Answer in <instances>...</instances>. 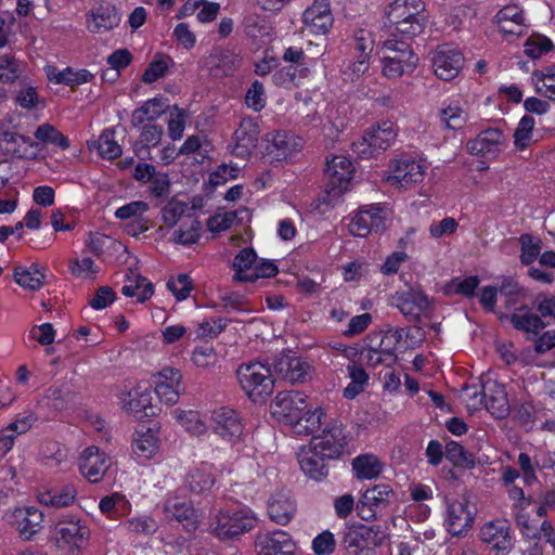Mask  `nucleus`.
I'll use <instances>...</instances> for the list:
<instances>
[{"label": "nucleus", "mask_w": 555, "mask_h": 555, "mask_svg": "<svg viewBox=\"0 0 555 555\" xmlns=\"http://www.w3.org/2000/svg\"><path fill=\"white\" fill-rule=\"evenodd\" d=\"M422 0H395L387 11V20L393 27L392 35L414 37L421 34L427 21Z\"/></svg>", "instance_id": "f257e3e1"}, {"label": "nucleus", "mask_w": 555, "mask_h": 555, "mask_svg": "<svg viewBox=\"0 0 555 555\" xmlns=\"http://www.w3.org/2000/svg\"><path fill=\"white\" fill-rule=\"evenodd\" d=\"M393 220L392 209L385 204L365 205L350 216L349 232L353 236L366 237L371 233L387 230Z\"/></svg>", "instance_id": "f03ea898"}, {"label": "nucleus", "mask_w": 555, "mask_h": 555, "mask_svg": "<svg viewBox=\"0 0 555 555\" xmlns=\"http://www.w3.org/2000/svg\"><path fill=\"white\" fill-rule=\"evenodd\" d=\"M388 528L380 524L367 526L351 522L344 535V544L349 555H369L388 537Z\"/></svg>", "instance_id": "7ed1b4c3"}, {"label": "nucleus", "mask_w": 555, "mask_h": 555, "mask_svg": "<svg viewBox=\"0 0 555 555\" xmlns=\"http://www.w3.org/2000/svg\"><path fill=\"white\" fill-rule=\"evenodd\" d=\"M236 374L242 389L254 401L272 393L274 383L267 365L260 362L242 364Z\"/></svg>", "instance_id": "20e7f679"}, {"label": "nucleus", "mask_w": 555, "mask_h": 555, "mask_svg": "<svg viewBox=\"0 0 555 555\" xmlns=\"http://www.w3.org/2000/svg\"><path fill=\"white\" fill-rule=\"evenodd\" d=\"M386 54L383 57V74L387 78H399L414 70L417 56L403 40L388 39L384 42Z\"/></svg>", "instance_id": "39448f33"}, {"label": "nucleus", "mask_w": 555, "mask_h": 555, "mask_svg": "<svg viewBox=\"0 0 555 555\" xmlns=\"http://www.w3.org/2000/svg\"><path fill=\"white\" fill-rule=\"evenodd\" d=\"M425 173L426 166L421 160L404 155L390 162L385 179L393 188L408 190L421 183Z\"/></svg>", "instance_id": "423d86ee"}, {"label": "nucleus", "mask_w": 555, "mask_h": 555, "mask_svg": "<svg viewBox=\"0 0 555 555\" xmlns=\"http://www.w3.org/2000/svg\"><path fill=\"white\" fill-rule=\"evenodd\" d=\"M211 428L215 435L231 444L241 442L244 437L243 420L229 406H221L212 412Z\"/></svg>", "instance_id": "0eeeda50"}, {"label": "nucleus", "mask_w": 555, "mask_h": 555, "mask_svg": "<svg viewBox=\"0 0 555 555\" xmlns=\"http://www.w3.org/2000/svg\"><path fill=\"white\" fill-rule=\"evenodd\" d=\"M464 65L463 54L450 46H440L431 52V66L435 75L444 81L454 79Z\"/></svg>", "instance_id": "6e6552de"}, {"label": "nucleus", "mask_w": 555, "mask_h": 555, "mask_svg": "<svg viewBox=\"0 0 555 555\" xmlns=\"http://www.w3.org/2000/svg\"><path fill=\"white\" fill-rule=\"evenodd\" d=\"M112 464V459L96 446L86 448L78 460L79 472L92 483L100 482Z\"/></svg>", "instance_id": "1a4fd4ad"}, {"label": "nucleus", "mask_w": 555, "mask_h": 555, "mask_svg": "<svg viewBox=\"0 0 555 555\" xmlns=\"http://www.w3.org/2000/svg\"><path fill=\"white\" fill-rule=\"evenodd\" d=\"M390 305L399 309L408 320L416 321L427 314L430 308V300L421 291L408 289L396 292L390 298Z\"/></svg>", "instance_id": "9d476101"}, {"label": "nucleus", "mask_w": 555, "mask_h": 555, "mask_svg": "<svg viewBox=\"0 0 555 555\" xmlns=\"http://www.w3.org/2000/svg\"><path fill=\"white\" fill-rule=\"evenodd\" d=\"M203 67L214 77L232 75L241 64V57L233 50L215 47L203 59Z\"/></svg>", "instance_id": "9b49d317"}, {"label": "nucleus", "mask_w": 555, "mask_h": 555, "mask_svg": "<svg viewBox=\"0 0 555 555\" xmlns=\"http://www.w3.org/2000/svg\"><path fill=\"white\" fill-rule=\"evenodd\" d=\"M154 391L160 401L176 404L183 391L181 372L175 367H164L154 375Z\"/></svg>", "instance_id": "f8f14e48"}, {"label": "nucleus", "mask_w": 555, "mask_h": 555, "mask_svg": "<svg viewBox=\"0 0 555 555\" xmlns=\"http://www.w3.org/2000/svg\"><path fill=\"white\" fill-rule=\"evenodd\" d=\"M495 23L507 41H513L527 34L528 25L524 11L516 4L502 8L495 15Z\"/></svg>", "instance_id": "ddd939ff"}, {"label": "nucleus", "mask_w": 555, "mask_h": 555, "mask_svg": "<svg viewBox=\"0 0 555 555\" xmlns=\"http://www.w3.org/2000/svg\"><path fill=\"white\" fill-rule=\"evenodd\" d=\"M258 555H296L297 546L291 534L284 530H273L256 540Z\"/></svg>", "instance_id": "4468645a"}, {"label": "nucleus", "mask_w": 555, "mask_h": 555, "mask_svg": "<svg viewBox=\"0 0 555 555\" xmlns=\"http://www.w3.org/2000/svg\"><path fill=\"white\" fill-rule=\"evenodd\" d=\"M307 408L306 397L296 391H285L276 395L273 405L272 414L292 425L293 422L298 420L300 413Z\"/></svg>", "instance_id": "2eb2a0df"}, {"label": "nucleus", "mask_w": 555, "mask_h": 555, "mask_svg": "<svg viewBox=\"0 0 555 555\" xmlns=\"http://www.w3.org/2000/svg\"><path fill=\"white\" fill-rule=\"evenodd\" d=\"M263 143L264 153L276 162L287 159L301 147V139L287 132L268 133Z\"/></svg>", "instance_id": "dca6fc26"}, {"label": "nucleus", "mask_w": 555, "mask_h": 555, "mask_svg": "<svg viewBox=\"0 0 555 555\" xmlns=\"http://www.w3.org/2000/svg\"><path fill=\"white\" fill-rule=\"evenodd\" d=\"M334 17L327 0H315L304 12L305 29L313 35H325L332 28Z\"/></svg>", "instance_id": "f3484780"}, {"label": "nucleus", "mask_w": 555, "mask_h": 555, "mask_svg": "<svg viewBox=\"0 0 555 555\" xmlns=\"http://www.w3.org/2000/svg\"><path fill=\"white\" fill-rule=\"evenodd\" d=\"M353 173L354 166L347 156L335 155L326 160L325 176L333 190L346 191Z\"/></svg>", "instance_id": "a211bd4d"}, {"label": "nucleus", "mask_w": 555, "mask_h": 555, "mask_svg": "<svg viewBox=\"0 0 555 555\" xmlns=\"http://www.w3.org/2000/svg\"><path fill=\"white\" fill-rule=\"evenodd\" d=\"M310 444L330 460L337 457L347 444L343 425L337 422L333 423L326 428L322 437L313 438Z\"/></svg>", "instance_id": "6ab92c4d"}, {"label": "nucleus", "mask_w": 555, "mask_h": 555, "mask_svg": "<svg viewBox=\"0 0 555 555\" xmlns=\"http://www.w3.org/2000/svg\"><path fill=\"white\" fill-rule=\"evenodd\" d=\"M391 494L392 490L387 485H376L367 489L357 504L359 517L362 520L375 517L377 509L385 506Z\"/></svg>", "instance_id": "aec40b11"}, {"label": "nucleus", "mask_w": 555, "mask_h": 555, "mask_svg": "<svg viewBox=\"0 0 555 555\" xmlns=\"http://www.w3.org/2000/svg\"><path fill=\"white\" fill-rule=\"evenodd\" d=\"M89 529L80 522H68V527L61 528L54 537L57 548H67V555H78L87 544Z\"/></svg>", "instance_id": "412c9836"}, {"label": "nucleus", "mask_w": 555, "mask_h": 555, "mask_svg": "<svg viewBox=\"0 0 555 555\" xmlns=\"http://www.w3.org/2000/svg\"><path fill=\"white\" fill-rule=\"evenodd\" d=\"M310 371L308 362L291 354H281L274 362L275 374L292 384L304 383Z\"/></svg>", "instance_id": "4be33fe9"}, {"label": "nucleus", "mask_w": 555, "mask_h": 555, "mask_svg": "<svg viewBox=\"0 0 555 555\" xmlns=\"http://www.w3.org/2000/svg\"><path fill=\"white\" fill-rule=\"evenodd\" d=\"M297 457L301 470L310 479L321 480L327 476L326 461L330 459L320 454L312 444L301 447Z\"/></svg>", "instance_id": "5701e85b"}, {"label": "nucleus", "mask_w": 555, "mask_h": 555, "mask_svg": "<svg viewBox=\"0 0 555 555\" xmlns=\"http://www.w3.org/2000/svg\"><path fill=\"white\" fill-rule=\"evenodd\" d=\"M259 126L255 119L244 118L234 132L232 152L240 157L248 156L257 146Z\"/></svg>", "instance_id": "b1692460"}, {"label": "nucleus", "mask_w": 555, "mask_h": 555, "mask_svg": "<svg viewBox=\"0 0 555 555\" xmlns=\"http://www.w3.org/2000/svg\"><path fill=\"white\" fill-rule=\"evenodd\" d=\"M120 22L116 8L112 4H100L87 15V28L94 34L112 30Z\"/></svg>", "instance_id": "393cba45"}, {"label": "nucleus", "mask_w": 555, "mask_h": 555, "mask_svg": "<svg viewBox=\"0 0 555 555\" xmlns=\"http://www.w3.org/2000/svg\"><path fill=\"white\" fill-rule=\"evenodd\" d=\"M504 137L496 128L481 131L475 139L467 142V150L473 155H495L500 152Z\"/></svg>", "instance_id": "a878e982"}, {"label": "nucleus", "mask_w": 555, "mask_h": 555, "mask_svg": "<svg viewBox=\"0 0 555 555\" xmlns=\"http://www.w3.org/2000/svg\"><path fill=\"white\" fill-rule=\"evenodd\" d=\"M480 539L498 552L508 553L513 547L509 527L498 526V522H483Z\"/></svg>", "instance_id": "bb28decb"}, {"label": "nucleus", "mask_w": 555, "mask_h": 555, "mask_svg": "<svg viewBox=\"0 0 555 555\" xmlns=\"http://www.w3.org/2000/svg\"><path fill=\"white\" fill-rule=\"evenodd\" d=\"M486 409L496 418L505 417L509 412L506 391L503 385L488 382L483 385Z\"/></svg>", "instance_id": "cd10ccee"}, {"label": "nucleus", "mask_w": 555, "mask_h": 555, "mask_svg": "<svg viewBox=\"0 0 555 555\" xmlns=\"http://www.w3.org/2000/svg\"><path fill=\"white\" fill-rule=\"evenodd\" d=\"M159 450V437L156 428L137 430L132 440V452L138 460H151Z\"/></svg>", "instance_id": "c85d7f7f"}, {"label": "nucleus", "mask_w": 555, "mask_h": 555, "mask_svg": "<svg viewBox=\"0 0 555 555\" xmlns=\"http://www.w3.org/2000/svg\"><path fill=\"white\" fill-rule=\"evenodd\" d=\"M351 467L357 479L372 480L383 473L385 463L373 453H363L352 459Z\"/></svg>", "instance_id": "c756f323"}, {"label": "nucleus", "mask_w": 555, "mask_h": 555, "mask_svg": "<svg viewBox=\"0 0 555 555\" xmlns=\"http://www.w3.org/2000/svg\"><path fill=\"white\" fill-rule=\"evenodd\" d=\"M469 119L467 104L459 99L442 104L440 120L449 129H461Z\"/></svg>", "instance_id": "7c9ffc66"}, {"label": "nucleus", "mask_w": 555, "mask_h": 555, "mask_svg": "<svg viewBox=\"0 0 555 555\" xmlns=\"http://www.w3.org/2000/svg\"><path fill=\"white\" fill-rule=\"evenodd\" d=\"M44 72L49 81L54 83H64L70 87L89 82L93 78V75L89 70H74L72 67L59 70L53 65H47L44 67Z\"/></svg>", "instance_id": "2f4dec72"}, {"label": "nucleus", "mask_w": 555, "mask_h": 555, "mask_svg": "<svg viewBox=\"0 0 555 555\" xmlns=\"http://www.w3.org/2000/svg\"><path fill=\"white\" fill-rule=\"evenodd\" d=\"M164 513L169 520H190L199 516L192 502L180 495H169L166 499Z\"/></svg>", "instance_id": "473e14b6"}, {"label": "nucleus", "mask_w": 555, "mask_h": 555, "mask_svg": "<svg viewBox=\"0 0 555 555\" xmlns=\"http://www.w3.org/2000/svg\"><path fill=\"white\" fill-rule=\"evenodd\" d=\"M169 107L168 100L163 96L150 99L143 105L133 111L131 122L139 127L145 121H152L159 118Z\"/></svg>", "instance_id": "72a5a7b5"}, {"label": "nucleus", "mask_w": 555, "mask_h": 555, "mask_svg": "<svg viewBox=\"0 0 555 555\" xmlns=\"http://www.w3.org/2000/svg\"><path fill=\"white\" fill-rule=\"evenodd\" d=\"M369 140L373 141V147L377 152L387 150L396 140L398 129L392 121L384 120L371 127L367 131Z\"/></svg>", "instance_id": "f704fd0d"}, {"label": "nucleus", "mask_w": 555, "mask_h": 555, "mask_svg": "<svg viewBox=\"0 0 555 555\" xmlns=\"http://www.w3.org/2000/svg\"><path fill=\"white\" fill-rule=\"evenodd\" d=\"M512 324L520 331L537 335L542 328L550 324L544 322L540 315L530 311L527 306H521L511 317Z\"/></svg>", "instance_id": "c9c22d12"}, {"label": "nucleus", "mask_w": 555, "mask_h": 555, "mask_svg": "<svg viewBox=\"0 0 555 555\" xmlns=\"http://www.w3.org/2000/svg\"><path fill=\"white\" fill-rule=\"evenodd\" d=\"M126 297H134L138 302H144L152 297L154 287L145 278L132 273L126 278V283L121 288Z\"/></svg>", "instance_id": "e433bc0d"}, {"label": "nucleus", "mask_w": 555, "mask_h": 555, "mask_svg": "<svg viewBox=\"0 0 555 555\" xmlns=\"http://www.w3.org/2000/svg\"><path fill=\"white\" fill-rule=\"evenodd\" d=\"M534 126L532 116L525 115L520 118L513 133V143L517 151H525L535 142Z\"/></svg>", "instance_id": "4c0bfd02"}, {"label": "nucleus", "mask_w": 555, "mask_h": 555, "mask_svg": "<svg viewBox=\"0 0 555 555\" xmlns=\"http://www.w3.org/2000/svg\"><path fill=\"white\" fill-rule=\"evenodd\" d=\"M348 376L351 382L344 389V397L347 399H354L358 395L364 391L369 383V375L361 364L354 361L347 365Z\"/></svg>", "instance_id": "58836bf2"}, {"label": "nucleus", "mask_w": 555, "mask_h": 555, "mask_svg": "<svg viewBox=\"0 0 555 555\" xmlns=\"http://www.w3.org/2000/svg\"><path fill=\"white\" fill-rule=\"evenodd\" d=\"M323 411L320 408H315L314 410L306 408V410L300 413L298 420L293 422L291 425L294 433L297 435H310L315 433L322 423Z\"/></svg>", "instance_id": "ea45409f"}, {"label": "nucleus", "mask_w": 555, "mask_h": 555, "mask_svg": "<svg viewBox=\"0 0 555 555\" xmlns=\"http://www.w3.org/2000/svg\"><path fill=\"white\" fill-rule=\"evenodd\" d=\"M295 502L284 493L274 494L268 503V514L271 520L286 518L287 520L295 516Z\"/></svg>", "instance_id": "a19ab883"}, {"label": "nucleus", "mask_w": 555, "mask_h": 555, "mask_svg": "<svg viewBox=\"0 0 555 555\" xmlns=\"http://www.w3.org/2000/svg\"><path fill=\"white\" fill-rule=\"evenodd\" d=\"M185 481L191 491L201 493L211 489L215 483V477L211 473V467L202 464L188 474Z\"/></svg>", "instance_id": "79ce46f5"}, {"label": "nucleus", "mask_w": 555, "mask_h": 555, "mask_svg": "<svg viewBox=\"0 0 555 555\" xmlns=\"http://www.w3.org/2000/svg\"><path fill=\"white\" fill-rule=\"evenodd\" d=\"M257 262V255L251 248L242 249L233 261L235 274L233 279L238 282L251 281V271Z\"/></svg>", "instance_id": "37998d69"}, {"label": "nucleus", "mask_w": 555, "mask_h": 555, "mask_svg": "<svg viewBox=\"0 0 555 555\" xmlns=\"http://www.w3.org/2000/svg\"><path fill=\"white\" fill-rule=\"evenodd\" d=\"M531 79L538 93L555 101V66L534 70L531 75Z\"/></svg>", "instance_id": "c03bdc74"}, {"label": "nucleus", "mask_w": 555, "mask_h": 555, "mask_svg": "<svg viewBox=\"0 0 555 555\" xmlns=\"http://www.w3.org/2000/svg\"><path fill=\"white\" fill-rule=\"evenodd\" d=\"M307 74L308 69L306 67H299L297 65L291 64L276 70L272 75V80L274 85L279 87L292 88L297 86L300 80L307 76Z\"/></svg>", "instance_id": "a18cd8bd"}, {"label": "nucleus", "mask_w": 555, "mask_h": 555, "mask_svg": "<svg viewBox=\"0 0 555 555\" xmlns=\"http://www.w3.org/2000/svg\"><path fill=\"white\" fill-rule=\"evenodd\" d=\"M14 280L23 288L36 291L43 285L44 275L37 266L33 264L27 268H16Z\"/></svg>", "instance_id": "49530a36"}, {"label": "nucleus", "mask_w": 555, "mask_h": 555, "mask_svg": "<svg viewBox=\"0 0 555 555\" xmlns=\"http://www.w3.org/2000/svg\"><path fill=\"white\" fill-rule=\"evenodd\" d=\"M191 211L192 207L188 203L171 198L162 210V220L167 227H175Z\"/></svg>", "instance_id": "de8ad7c7"}, {"label": "nucleus", "mask_w": 555, "mask_h": 555, "mask_svg": "<svg viewBox=\"0 0 555 555\" xmlns=\"http://www.w3.org/2000/svg\"><path fill=\"white\" fill-rule=\"evenodd\" d=\"M176 420L178 423L192 436H202L207 431V426L202 418L201 414L196 411H180L176 412Z\"/></svg>", "instance_id": "09e8293b"}, {"label": "nucleus", "mask_w": 555, "mask_h": 555, "mask_svg": "<svg viewBox=\"0 0 555 555\" xmlns=\"http://www.w3.org/2000/svg\"><path fill=\"white\" fill-rule=\"evenodd\" d=\"M253 528L254 522H216L212 532L220 541L230 542L237 540Z\"/></svg>", "instance_id": "8fccbe9b"}, {"label": "nucleus", "mask_w": 555, "mask_h": 555, "mask_svg": "<svg viewBox=\"0 0 555 555\" xmlns=\"http://www.w3.org/2000/svg\"><path fill=\"white\" fill-rule=\"evenodd\" d=\"M201 230L202 224L198 220L189 219L173 232L172 241L182 246L195 244L201 237Z\"/></svg>", "instance_id": "3c124183"}, {"label": "nucleus", "mask_w": 555, "mask_h": 555, "mask_svg": "<svg viewBox=\"0 0 555 555\" xmlns=\"http://www.w3.org/2000/svg\"><path fill=\"white\" fill-rule=\"evenodd\" d=\"M35 138L43 144H52L62 150L69 147V142L55 127L50 124L40 125L35 133Z\"/></svg>", "instance_id": "603ef678"}, {"label": "nucleus", "mask_w": 555, "mask_h": 555, "mask_svg": "<svg viewBox=\"0 0 555 555\" xmlns=\"http://www.w3.org/2000/svg\"><path fill=\"white\" fill-rule=\"evenodd\" d=\"M23 62L13 55L0 56V81L3 83L15 82L23 73Z\"/></svg>", "instance_id": "864d4df0"}, {"label": "nucleus", "mask_w": 555, "mask_h": 555, "mask_svg": "<svg viewBox=\"0 0 555 555\" xmlns=\"http://www.w3.org/2000/svg\"><path fill=\"white\" fill-rule=\"evenodd\" d=\"M128 396L130 399L124 403V409L138 413L152 408V393L149 388L139 386Z\"/></svg>", "instance_id": "5fc2aeb1"}, {"label": "nucleus", "mask_w": 555, "mask_h": 555, "mask_svg": "<svg viewBox=\"0 0 555 555\" xmlns=\"http://www.w3.org/2000/svg\"><path fill=\"white\" fill-rule=\"evenodd\" d=\"M99 154L106 159H115L122 153L121 146L114 139V131L105 129L98 141Z\"/></svg>", "instance_id": "6e6d98bb"}, {"label": "nucleus", "mask_w": 555, "mask_h": 555, "mask_svg": "<svg viewBox=\"0 0 555 555\" xmlns=\"http://www.w3.org/2000/svg\"><path fill=\"white\" fill-rule=\"evenodd\" d=\"M521 245L520 261L526 266H530L541 255L542 242L534 240L529 234H524L519 237Z\"/></svg>", "instance_id": "4d7b16f0"}, {"label": "nucleus", "mask_w": 555, "mask_h": 555, "mask_svg": "<svg viewBox=\"0 0 555 555\" xmlns=\"http://www.w3.org/2000/svg\"><path fill=\"white\" fill-rule=\"evenodd\" d=\"M228 325V321L222 318L204 320L197 324L195 330L196 338L212 339L222 333Z\"/></svg>", "instance_id": "13d9d810"}, {"label": "nucleus", "mask_w": 555, "mask_h": 555, "mask_svg": "<svg viewBox=\"0 0 555 555\" xmlns=\"http://www.w3.org/2000/svg\"><path fill=\"white\" fill-rule=\"evenodd\" d=\"M188 114L185 109L173 106L169 113L168 135L173 140H180L185 129Z\"/></svg>", "instance_id": "bf43d9fd"}, {"label": "nucleus", "mask_w": 555, "mask_h": 555, "mask_svg": "<svg viewBox=\"0 0 555 555\" xmlns=\"http://www.w3.org/2000/svg\"><path fill=\"white\" fill-rule=\"evenodd\" d=\"M370 68V60L365 56H356L354 61L346 63L341 69L344 80L354 82L359 80Z\"/></svg>", "instance_id": "052dcab7"}, {"label": "nucleus", "mask_w": 555, "mask_h": 555, "mask_svg": "<svg viewBox=\"0 0 555 555\" xmlns=\"http://www.w3.org/2000/svg\"><path fill=\"white\" fill-rule=\"evenodd\" d=\"M150 206L146 202L134 201L128 203L115 211V217L120 220H137L144 218V215L149 211Z\"/></svg>", "instance_id": "680f3d73"}, {"label": "nucleus", "mask_w": 555, "mask_h": 555, "mask_svg": "<svg viewBox=\"0 0 555 555\" xmlns=\"http://www.w3.org/2000/svg\"><path fill=\"white\" fill-rule=\"evenodd\" d=\"M167 287L177 300L182 301L190 296L193 289V283L190 275L179 274L177 278L167 282Z\"/></svg>", "instance_id": "e2e57ef3"}, {"label": "nucleus", "mask_w": 555, "mask_h": 555, "mask_svg": "<svg viewBox=\"0 0 555 555\" xmlns=\"http://www.w3.org/2000/svg\"><path fill=\"white\" fill-rule=\"evenodd\" d=\"M446 456L454 465L472 466L474 465V459L460 443L451 441L447 443Z\"/></svg>", "instance_id": "0e129e2a"}, {"label": "nucleus", "mask_w": 555, "mask_h": 555, "mask_svg": "<svg viewBox=\"0 0 555 555\" xmlns=\"http://www.w3.org/2000/svg\"><path fill=\"white\" fill-rule=\"evenodd\" d=\"M336 547L334 534L324 530L312 540V551L315 555H331Z\"/></svg>", "instance_id": "69168bd1"}, {"label": "nucleus", "mask_w": 555, "mask_h": 555, "mask_svg": "<svg viewBox=\"0 0 555 555\" xmlns=\"http://www.w3.org/2000/svg\"><path fill=\"white\" fill-rule=\"evenodd\" d=\"M374 49V38L371 31L359 29L354 34V50L359 56H365L371 60V53Z\"/></svg>", "instance_id": "338daca9"}, {"label": "nucleus", "mask_w": 555, "mask_h": 555, "mask_svg": "<svg viewBox=\"0 0 555 555\" xmlns=\"http://www.w3.org/2000/svg\"><path fill=\"white\" fill-rule=\"evenodd\" d=\"M553 43L546 37H532L526 41L525 53L531 59H538L544 52L552 50Z\"/></svg>", "instance_id": "774afa93"}]
</instances>
